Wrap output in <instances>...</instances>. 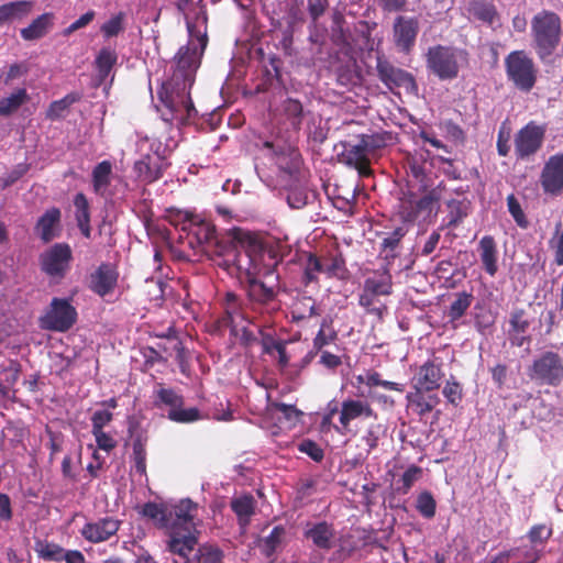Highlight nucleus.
<instances>
[{
	"mask_svg": "<svg viewBox=\"0 0 563 563\" xmlns=\"http://www.w3.org/2000/svg\"><path fill=\"white\" fill-rule=\"evenodd\" d=\"M255 247V239L250 232L233 228L216 236L203 252L214 266L231 277L242 279L254 265L251 253Z\"/></svg>",
	"mask_w": 563,
	"mask_h": 563,
	"instance_id": "obj_1",
	"label": "nucleus"
},
{
	"mask_svg": "<svg viewBox=\"0 0 563 563\" xmlns=\"http://www.w3.org/2000/svg\"><path fill=\"white\" fill-rule=\"evenodd\" d=\"M198 508V504L190 498L180 499V507L175 512L176 522L164 531L165 551L177 556L183 563H195V551L200 534L196 522Z\"/></svg>",
	"mask_w": 563,
	"mask_h": 563,
	"instance_id": "obj_2",
	"label": "nucleus"
},
{
	"mask_svg": "<svg viewBox=\"0 0 563 563\" xmlns=\"http://www.w3.org/2000/svg\"><path fill=\"white\" fill-rule=\"evenodd\" d=\"M258 272L253 265L250 274H243L241 280L245 282L250 311L256 316L258 328L271 327L272 317L280 310L282 303L278 299V285H267L257 277Z\"/></svg>",
	"mask_w": 563,
	"mask_h": 563,
	"instance_id": "obj_3",
	"label": "nucleus"
},
{
	"mask_svg": "<svg viewBox=\"0 0 563 563\" xmlns=\"http://www.w3.org/2000/svg\"><path fill=\"white\" fill-rule=\"evenodd\" d=\"M190 88L184 85L175 86L172 82L163 84L157 95L164 121L186 125L196 119L198 112L190 98Z\"/></svg>",
	"mask_w": 563,
	"mask_h": 563,
	"instance_id": "obj_4",
	"label": "nucleus"
},
{
	"mask_svg": "<svg viewBox=\"0 0 563 563\" xmlns=\"http://www.w3.org/2000/svg\"><path fill=\"white\" fill-rule=\"evenodd\" d=\"M532 45L541 60L556 51L562 36V21L553 11L542 10L531 20Z\"/></svg>",
	"mask_w": 563,
	"mask_h": 563,
	"instance_id": "obj_5",
	"label": "nucleus"
},
{
	"mask_svg": "<svg viewBox=\"0 0 563 563\" xmlns=\"http://www.w3.org/2000/svg\"><path fill=\"white\" fill-rule=\"evenodd\" d=\"M467 52L452 46L434 45L426 54L427 68L440 80H452L459 76L460 60H467Z\"/></svg>",
	"mask_w": 563,
	"mask_h": 563,
	"instance_id": "obj_6",
	"label": "nucleus"
},
{
	"mask_svg": "<svg viewBox=\"0 0 563 563\" xmlns=\"http://www.w3.org/2000/svg\"><path fill=\"white\" fill-rule=\"evenodd\" d=\"M440 199L441 194L437 188L429 190L420 198L413 192L404 194L399 200L398 214L405 223L427 221L439 211Z\"/></svg>",
	"mask_w": 563,
	"mask_h": 563,
	"instance_id": "obj_7",
	"label": "nucleus"
},
{
	"mask_svg": "<svg viewBox=\"0 0 563 563\" xmlns=\"http://www.w3.org/2000/svg\"><path fill=\"white\" fill-rule=\"evenodd\" d=\"M507 79L520 91L529 92L536 86L538 68L523 49L512 51L505 57Z\"/></svg>",
	"mask_w": 563,
	"mask_h": 563,
	"instance_id": "obj_8",
	"label": "nucleus"
},
{
	"mask_svg": "<svg viewBox=\"0 0 563 563\" xmlns=\"http://www.w3.org/2000/svg\"><path fill=\"white\" fill-rule=\"evenodd\" d=\"M545 137V128L534 121L528 122L514 137L515 155L517 161H528L542 147Z\"/></svg>",
	"mask_w": 563,
	"mask_h": 563,
	"instance_id": "obj_9",
	"label": "nucleus"
},
{
	"mask_svg": "<svg viewBox=\"0 0 563 563\" xmlns=\"http://www.w3.org/2000/svg\"><path fill=\"white\" fill-rule=\"evenodd\" d=\"M379 80L391 91L402 89L406 93L415 95L418 85L413 75L402 68L394 66L385 58L378 57L376 64Z\"/></svg>",
	"mask_w": 563,
	"mask_h": 563,
	"instance_id": "obj_10",
	"label": "nucleus"
},
{
	"mask_svg": "<svg viewBox=\"0 0 563 563\" xmlns=\"http://www.w3.org/2000/svg\"><path fill=\"white\" fill-rule=\"evenodd\" d=\"M529 376L547 385H560L563 380V361L561 356L551 351L542 353L533 361Z\"/></svg>",
	"mask_w": 563,
	"mask_h": 563,
	"instance_id": "obj_11",
	"label": "nucleus"
},
{
	"mask_svg": "<svg viewBox=\"0 0 563 563\" xmlns=\"http://www.w3.org/2000/svg\"><path fill=\"white\" fill-rule=\"evenodd\" d=\"M176 67L168 82L175 86L192 87L196 70L199 66V56L196 47L181 46L175 57Z\"/></svg>",
	"mask_w": 563,
	"mask_h": 563,
	"instance_id": "obj_12",
	"label": "nucleus"
},
{
	"mask_svg": "<svg viewBox=\"0 0 563 563\" xmlns=\"http://www.w3.org/2000/svg\"><path fill=\"white\" fill-rule=\"evenodd\" d=\"M444 377L443 364L439 357L429 358L416 367L411 378L412 388L437 391Z\"/></svg>",
	"mask_w": 563,
	"mask_h": 563,
	"instance_id": "obj_13",
	"label": "nucleus"
},
{
	"mask_svg": "<svg viewBox=\"0 0 563 563\" xmlns=\"http://www.w3.org/2000/svg\"><path fill=\"white\" fill-rule=\"evenodd\" d=\"M119 272L117 267L109 263H101L87 279V287L101 298L113 294L118 286Z\"/></svg>",
	"mask_w": 563,
	"mask_h": 563,
	"instance_id": "obj_14",
	"label": "nucleus"
},
{
	"mask_svg": "<svg viewBox=\"0 0 563 563\" xmlns=\"http://www.w3.org/2000/svg\"><path fill=\"white\" fill-rule=\"evenodd\" d=\"M309 110H305L300 100L288 97L284 99L276 108V118L278 122L286 126L287 132L297 135L301 130L302 123Z\"/></svg>",
	"mask_w": 563,
	"mask_h": 563,
	"instance_id": "obj_15",
	"label": "nucleus"
},
{
	"mask_svg": "<svg viewBox=\"0 0 563 563\" xmlns=\"http://www.w3.org/2000/svg\"><path fill=\"white\" fill-rule=\"evenodd\" d=\"M40 327L51 331H66L70 328V301L54 298L49 308L40 319Z\"/></svg>",
	"mask_w": 563,
	"mask_h": 563,
	"instance_id": "obj_16",
	"label": "nucleus"
},
{
	"mask_svg": "<svg viewBox=\"0 0 563 563\" xmlns=\"http://www.w3.org/2000/svg\"><path fill=\"white\" fill-rule=\"evenodd\" d=\"M70 260V247L66 243H57L40 256L41 268L47 275L63 276Z\"/></svg>",
	"mask_w": 563,
	"mask_h": 563,
	"instance_id": "obj_17",
	"label": "nucleus"
},
{
	"mask_svg": "<svg viewBox=\"0 0 563 563\" xmlns=\"http://www.w3.org/2000/svg\"><path fill=\"white\" fill-rule=\"evenodd\" d=\"M418 32L419 22L417 18L397 16L393 26V37L396 47L400 52L409 53L415 46Z\"/></svg>",
	"mask_w": 563,
	"mask_h": 563,
	"instance_id": "obj_18",
	"label": "nucleus"
},
{
	"mask_svg": "<svg viewBox=\"0 0 563 563\" xmlns=\"http://www.w3.org/2000/svg\"><path fill=\"white\" fill-rule=\"evenodd\" d=\"M540 183L545 194L560 195L563 190V153L549 157L541 172Z\"/></svg>",
	"mask_w": 563,
	"mask_h": 563,
	"instance_id": "obj_19",
	"label": "nucleus"
},
{
	"mask_svg": "<svg viewBox=\"0 0 563 563\" xmlns=\"http://www.w3.org/2000/svg\"><path fill=\"white\" fill-rule=\"evenodd\" d=\"M168 163L156 150L153 153L144 154L141 159L134 163V172L142 181L152 184L158 180L164 170L167 168Z\"/></svg>",
	"mask_w": 563,
	"mask_h": 563,
	"instance_id": "obj_20",
	"label": "nucleus"
},
{
	"mask_svg": "<svg viewBox=\"0 0 563 563\" xmlns=\"http://www.w3.org/2000/svg\"><path fill=\"white\" fill-rule=\"evenodd\" d=\"M179 507L180 500L175 505L147 501L141 507L139 512L143 517L153 520L157 529L165 531L176 522L177 517L175 512L178 511Z\"/></svg>",
	"mask_w": 563,
	"mask_h": 563,
	"instance_id": "obj_21",
	"label": "nucleus"
},
{
	"mask_svg": "<svg viewBox=\"0 0 563 563\" xmlns=\"http://www.w3.org/2000/svg\"><path fill=\"white\" fill-rule=\"evenodd\" d=\"M343 152L341 154V162L345 165L355 168L360 176L368 177L372 175L369 155L367 154L362 141L356 136L354 143L346 142L343 144Z\"/></svg>",
	"mask_w": 563,
	"mask_h": 563,
	"instance_id": "obj_22",
	"label": "nucleus"
},
{
	"mask_svg": "<svg viewBox=\"0 0 563 563\" xmlns=\"http://www.w3.org/2000/svg\"><path fill=\"white\" fill-rule=\"evenodd\" d=\"M360 418H377V413L368 401L347 398L342 401L340 408L339 421L341 429L349 430L350 423Z\"/></svg>",
	"mask_w": 563,
	"mask_h": 563,
	"instance_id": "obj_23",
	"label": "nucleus"
},
{
	"mask_svg": "<svg viewBox=\"0 0 563 563\" xmlns=\"http://www.w3.org/2000/svg\"><path fill=\"white\" fill-rule=\"evenodd\" d=\"M247 320L250 323L257 324L258 321L256 316H249L243 310L242 305L238 298V296L233 292H228L225 295L224 302V316L221 318L220 322L223 327H229L233 334L238 333V327L242 321Z\"/></svg>",
	"mask_w": 563,
	"mask_h": 563,
	"instance_id": "obj_24",
	"label": "nucleus"
},
{
	"mask_svg": "<svg viewBox=\"0 0 563 563\" xmlns=\"http://www.w3.org/2000/svg\"><path fill=\"white\" fill-rule=\"evenodd\" d=\"M217 234L216 225L208 220L201 219L199 216H195L194 220L186 231L185 239L189 247L195 249L196 246H209L211 241L219 236Z\"/></svg>",
	"mask_w": 563,
	"mask_h": 563,
	"instance_id": "obj_25",
	"label": "nucleus"
},
{
	"mask_svg": "<svg viewBox=\"0 0 563 563\" xmlns=\"http://www.w3.org/2000/svg\"><path fill=\"white\" fill-rule=\"evenodd\" d=\"M407 408L412 410L419 418L430 413L441 401L439 395L422 388H412L406 395Z\"/></svg>",
	"mask_w": 563,
	"mask_h": 563,
	"instance_id": "obj_26",
	"label": "nucleus"
},
{
	"mask_svg": "<svg viewBox=\"0 0 563 563\" xmlns=\"http://www.w3.org/2000/svg\"><path fill=\"white\" fill-rule=\"evenodd\" d=\"M303 536L306 539L310 540L316 548L329 551L334 545L335 529L332 523L327 521L307 523Z\"/></svg>",
	"mask_w": 563,
	"mask_h": 563,
	"instance_id": "obj_27",
	"label": "nucleus"
},
{
	"mask_svg": "<svg viewBox=\"0 0 563 563\" xmlns=\"http://www.w3.org/2000/svg\"><path fill=\"white\" fill-rule=\"evenodd\" d=\"M34 233L43 243H48L60 234V210L58 208L47 209L37 220Z\"/></svg>",
	"mask_w": 563,
	"mask_h": 563,
	"instance_id": "obj_28",
	"label": "nucleus"
},
{
	"mask_svg": "<svg viewBox=\"0 0 563 563\" xmlns=\"http://www.w3.org/2000/svg\"><path fill=\"white\" fill-rule=\"evenodd\" d=\"M120 528V521L112 518H103L97 522L87 523L82 530V536L91 542H102L114 536Z\"/></svg>",
	"mask_w": 563,
	"mask_h": 563,
	"instance_id": "obj_29",
	"label": "nucleus"
},
{
	"mask_svg": "<svg viewBox=\"0 0 563 563\" xmlns=\"http://www.w3.org/2000/svg\"><path fill=\"white\" fill-rule=\"evenodd\" d=\"M363 288L379 297L391 295L393 276L390 274V267L384 265L382 268L374 271L373 276L364 280Z\"/></svg>",
	"mask_w": 563,
	"mask_h": 563,
	"instance_id": "obj_30",
	"label": "nucleus"
},
{
	"mask_svg": "<svg viewBox=\"0 0 563 563\" xmlns=\"http://www.w3.org/2000/svg\"><path fill=\"white\" fill-rule=\"evenodd\" d=\"M73 205L75 207V220L76 227L78 228L80 234L86 240L92 239V228L90 224V203L87 197L82 192H78L74 200Z\"/></svg>",
	"mask_w": 563,
	"mask_h": 563,
	"instance_id": "obj_31",
	"label": "nucleus"
},
{
	"mask_svg": "<svg viewBox=\"0 0 563 563\" xmlns=\"http://www.w3.org/2000/svg\"><path fill=\"white\" fill-rule=\"evenodd\" d=\"M478 251L484 271L489 276H495L498 271V251L495 239L492 235H484L478 242Z\"/></svg>",
	"mask_w": 563,
	"mask_h": 563,
	"instance_id": "obj_32",
	"label": "nucleus"
},
{
	"mask_svg": "<svg viewBox=\"0 0 563 563\" xmlns=\"http://www.w3.org/2000/svg\"><path fill=\"white\" fill-rule=\"evenodd\" d=\"M113 176V165L104 159L98 163L91 172L92 191L100 197H104Z\"/></svg>",
	"mask_w": 563,
	"mask_h": 563,
	"instance_id": "obj_33",
	"label": "nucleus"
},
{
	"mask_svg": "<svg viewBox=\"0 0 563 563\" xmlns=\"http://www.w3.org/2000/svg\"><path fill=\"white\" fill-rule=\"evenodd\" d=\"M34 7L33 1L19 0L0 5V26L21 21L26 18Z\"/></svg>",
	"mask_w": 563,
	"mask_h": 563,
	"instance_id": "obj_34",
	"label": "nucleus"
},
{
	"mask_svg": "<svg viewBox=\"0 0 563 563\" xmlns=\"http://www.w3.org/2000/svg\"><path fill=\"white\" fill-rule=\"evenodd\" d=\"M54 20L55 16L51 12L41 14L29 26L21 29V37L24 41H35L44 37L53 27Z\"/></svg>",
	"mask_w": 563,
	"mask_h": 563,
	"instance_id": "obj_35",
	"label": "nucleus"
},
{
	"mask_svg": "<svg viewBox=\"0 0 563 563\" xmlns=\"http://www.w3.org/2000/svg\"><path fill=\"white\" fill-rule=\"evenodd\" d=\"M406 234L407 230L402 227H398L383 239L379 255L383 256L386 262L385 265H388V267H390L391 262L398 256V250Z\"/></svg>",
	"mask_w": 563,
	"mask_h": 563,
	"instance_id": "obj_36",
	"label": "nucleus"
},
{
	"mask_svg": "<svg viewBox=\"0 0 563 563\" xmlns=\"http://www.w3.org/2000/svg\"><path fill=\"white\" fill-rule=\"evenodd\" d=\"M319 314L320 311L312 297L302 294L297 295L291 305V319L294 322H300Z\"/></svg>",
	"mask_w": 563,
	"mask_h": 563,
	"instance_id": "obj_37",
	"label": "nucleus"
},
{
	"mask_svg": "<svg viewBox=\"0 0 563 563\" xmlns=\"http://www.w3.org/2000/svg\"><path fill=\"white\" fill-rule=\"evenodd\" d=\"M446 222L440 229H443L444 227L449 229H455L468 216L471 202L466 199H451L446 202Z\"/></svg>",
	"mask_w": 563,
	"mask_h": 563,
	"instance_id": "obj_38",
	"label": "nucleus"
},
{
	"mask_svg": "<svg viewBox=\"0 0 563 563\" xmlns=\"http://www.w3.org/2000/svg\"><path fill=\"white\" fill-rule=\"evenodd\" d=\"M467 11L476 20L489 25L499 18L495 4L487 0H470Z\"/></svg>",
	"mask_w": 563,
	"mask_h": 563,
	"instance_id": "obj_39",
	"label": "nucleus"
},
{
	"mask_svg": "<svg viewBox=\"0 0 563 563\" xmlns=\"http://www.w3.org/2000/svg\"><path fill=\"white\" fill-rule=\"evenodd\" d=\"M256 501L250 494L233 498L231 500V509L236 515L241 526H247L251 517L255 512Z\"/></svg>",
	"mask_w": 563,
	"mask_h": 563,
	"instance_id": "obj_40",
	"label": "nucleus"
},
{
	"mask_svg": "<svg viewBox=\"0 0 563 563\" xmlns=\"http://www.w3.org/2000/svg\"><path fill=\"white\" fill-rule=\"evenodd\" d=\"M34 550L37 555L45 561L65 560L66 563H70V551L64 550L58 544L48 542L46 540H36Z\"/></svg>",
	"mask_w": 563,
	"mask_h": 563,
	"instance_id": "obj_41",
	"label": "nucleus"
},
{
	"mask_svg": "<svg viewBox=\"0 0 563 563\" xmlns=\"http://www.w3.org/2000/svg\"><path fill=\"white\" fill-rule=\"evenodd\" d=\"M324 274L328 278L346 280L350 277V271L346 267L345 258L342 254L328 255L323 257Z\"/></svg>",
	"mask_w": 563,
	"mask_h": 563,
	"instance_id": "obj_42",
	"label": "nucleus"
},
{
	"mask_svg": "<svg viewBox=\"0 0 563 563\" xmlns=\"http://www.w3.org/2000/svg\"><path fill=\"white\" fill-rule=\"evenodd\" d=\"M358 305L367 314L375 316L380 321L388 311L387 306L379 300L378 295L371 294L364 288H362V291L358 295Z\"/></svg>",
	"mask_w": 563,
	"mask_h": 563,
	"instance_id": "obj_43",
	"label": "nucleus"
},
{
	"mask_svg": "<svg viewBox=\"0 0 563 563\" xmlns=\"http://www.w3.org/2000/svg\"><path fill=\"white\" fill-rule=\"evenodd\" d=\"M118 55L114 49L103 47L98 53L95 65L99 82H103L110 75L113 66L117 64Z\"/></svg>",
	"mask_w": 563,
	"mask_h": 563,
	"instance_id": "obj_44",
	"label": "nucleus"
},
{
	"mask_svg": "<svg viewBox=\"0 0 563 563\" xmlns=\"http://www.w3.org/2000/svg\"><path fill=\"white\" fill-rule=\"evenodd\" d=\"M551 526L544 523L534 525L528 531L527 539L529 542L525 544L527 547H533L538 551L539 556L541 558L545 543L551 538Z\"/></svg>",
	"mask_w": 563,
	"mask_h": 563,
	"instance_id": "obj_45",
	"label": "nucleus"
},
{
	"mask_svg": "<svg viewBox=\"0 0 563 563\" xmlns=\"http://www.w3.org/2000/svg\"><path fill=\"white\" fill-rule=\"evenodd\" d=\"M321 273L324 274L323 257L321 258L313 253H309L303 264L302 284L305 286H309L312 283L318 284V274Z\"/></svg>",
	"mask_w": 563,
	"mask_h": 563,
	"instance_id": "obj_46",
	"label": "nucleus"
},
{
	"mask_svg": "<svg viewBox=\"0 0 563 563\" xmlns=\"http://www.w3.org/2000/svg\"><path fill=\"white\" fill-rule=\"evenodd\" d=\"M26 89L19 88L10 96L0 99V115L8 117L18 111V109L27 101Z\"/></svg>",
	"mask_w": 563,
	"mask_h": 563,
	"instance_id": "obj_47",
	"label": "nucleus"
},
{
	"mask_svg": "<svg viewBox=\"0 0 563 563\" xmlns=\"http://www.w3.org/2000/svg\"><path fill=\"white\" fill-rule=\"evenodd\" d=\"M338 339V332L332 328L331 320L323 319L320 329L312 340V349L318 353Z\"/></svg>",
	"mask_w": 563,
	"mask_h": 563,
	"instance_id": "obj_48",
	"label": "nucleus"
},
{
	"mask_svg": "<svg viewBox=\"0 0 563 563\" xmlns=\"http://www.w3.org/2000/svg\"><path fill=\"white\" fill-rule=\"evenodd\" d=\"M154 399V405L156 407L165 405L169 407V409H174L176 407L184 406V397L173 388H165L162 383H158Z\"/></svg>",
	"mask_w": 563,
	"mask_h": 563,
	"instance_id": "obj_49",
	"label": "nucleus"
},
{
	"mask_svg": "<svg viewBox=\"0 0 563 563\" xmlns=\"http://www.w3.org/2000/svg\"><path fill=\"white\" fill-rule=\"evenodd\" d=\"M473 295L466 291H461L455 295V299L449 307L448 317L451 322L461 319L470 306L472 305Z\"/></svg>",
	"mask_w": 563,
	"mask_h": 563,
	"instance_id": "obj_50",
	"label": "nucleus"
},
{
	"mask_svg": "<svg viewBox=\"0 0 563 563\" xmlns=\"http://www.w3.org/2000/svg\"><path fill=\"white\" fill-rule=\"evenodd\" d=\"M195 216L196 214L190 211L169 208L166 210L165 219L170 225L179 229L183 233H186Z\"/></svg>",
	"mask_w": 563,
	"mask_h": 563,
	"instance_id": "obj_51",
	"label": "nucleus"
},
{
	"mask_svg": "<svg viewBox=\"0 0 563 563\" xmlns=\"http://www.w3.org/2000/svg\"><path fill=\"white\" fill-rule=\"evenodd\" d=\"M422 468L418 465H410L401 475L395 488L399 495H407L416 482L422 477Z\"/></svg>",
	"mask_w": 563,
	"mask_h": 563,
	"instance_id": "obj_52",
	"label": "nucleus"
},
{
	"mask_svg": "<svg viewBox=\"0 0 563 563\" xmlns=\"http://www.w3.org/2000/svg\"><path fill=\"white\" fill-rule=\"evenodd\" d=\"M357 380L360 383H364L368 387L380 386L388 390H395L398 393H402L405 390V385L396 382L382 379V375L378 372H369L365 377L357 376Z\"/></svg>",
	"mask_w": 563,
	"mask_h": 563,
	"instance_id": "obj_53",
	"label": "nucleus"
},
{
	"mask_svg": "<svg viewBox=\"0 0 563 563\" xmlns=\"http://www.w3.org/2000/svg\"><path fill=\"white\" fill-rule=\"evenodd\" d=\"M510 563H537L540 559L533 547L521 544L508 550Z\"/></svg>",
	"mask_w": 563,
	"mask_h": 563,
	"instance_id": "obj_54",
	"label": "nucleus"
},
{
	"mask_svg": "<svg viewBox=\"0 0 563 563\" xmlns=\"http://www.w3.org/2000/svg\"><path fill=\"white\" fill-rule=\"evenodd\" d=\"M133 462H134V470L137 474L141 476H146V448H145V440L142 438V435H137L133 440Z\"/></svg>",
	"mask_w": 563,
	"mask_h": 563,
	"instance_id": "obj_55",
	"label": "nucleus"
},
{
	"mask_svg": "<svg viewBox=\"0 0 563 563\" xmlns=\"http://www.w3.org/2000/svg\"><path fill=\"white\" fill-rule=\"evenodd\" d=\"M508 330L511 332H528L531 321L523 308L515 307L509 313Z\"/></svg>",
	"mask_w": 563,
	"mask_h": 563,
	"instance_id": "obj_56",
	"label": "nucleus"
},
{
	"mask_svg": "<svg viewBox=\"0 0 563 563\" xmlns=\"http://www.w3.org/2000/svg\"><path fill=\"white\" fill-rule=\"evenodd\" d=\"M416 509L426 519H431L435 516L437 501L429 490H423L418 495Z\"/></svg>",
	"mask_w": 563,
	"mask_h": 563,
	"instance_id": "obj_57",
	"label": "nucleus"
},
{
	"mask_svg": "<svg viewBox=\"0 0 563 563\" xmlns=\"http://www.w3.org/2000/svg\"><path fill=\"white\" fill-rule=\"evenodd\" d=\"M167 417L174 422L190 423L200 419V411L195 407L183 408V406H179L174 409H169Z\"/></svg>",
	"mask_w": 563,
	"mask_h": 563,
	"instance_id": "obj_58",
	"label": "nucleus"
},
{
	"mask_svg": "<svg viewBox=\"0 0 563 563\" xmlns=\"http://www.w3.org/2000/svg\"><path fill=\"white\" fill-rule=\"evenodd\" d=\"M442 394L449 404L457 407L463 399V387L454 376H451L445 382Z\"/></svg>",
	"mask_w": 563,
	"mask_h": 563,
	"instance_id": "obj_59",
	"label": "nucleus"
},
{
	"mask_svg": "<svg viewBox=\"0 0 563 563\" xmlns=\"http://www.w3.org/2000/svg\"><path fill=\"white\" fill-rule=\"evenodd\" d=\"M284 536L285 528L283 526H276L272 529L271 533L264 538L263 552L266 556H271L275 553L277 548L280 545Z\"/></svg>",
	"mask_w": 563,
	"mask_h": 563,
	"instance_id": "obj_60",
	"label": "nucleus"
},
{
	"mask_svg": "<svg viewBox=\"0 0 563 563\" xmlns=\"http://www.w3.org/2000/svg\"><path fill=\"white\" fill-rule=\"evenodd\" d=\"M507 207L516 224L521 229H527L529 227V220L514 194L508 195Z\"/></svg>",
	"mask_w": 563,
	"mask_h": 563,
	"instance_id": "obj_61",
	"label": "nucleus"
},
{
	"mask_svg": "<svg viewBox=\"0 0 563 563\" xmlns=\"http://www.w3.org/2000/svg\"><path fill=\"white\" fill-rule=\"evenodd\" d=\"M357 136L362 141L368 155L385 147L387 144V136L385 133L360 134Z\"/></svg>",
	"mask_w": 563,
	"mask_h": 563,
	"instance_id": "obj_62",
	"label": "nucleus"
},
{
	"mask_svg": "<svg viewBox=\"0 0 563 563\" xmlns=\"http://www.w3.org/2000/svg\"><path fill=\"white\" fill-rule=\"evenodd\" d=\"M222 559V551L216 547H203L195 553V563H221Z\"/></svg>",
	"mask_w": 563,
	"mask_h": 563,
	"instance_id": "obj_63",
	"label": "nucleus"
},
{
	"mask_svg": "<svg viewBox=\"0 0 563 563\" xmlns=\"http://www.w3.org/2000/svg\"><path fill=\"white\" fill-rule=\"evenodd\" d=\"M168 343L170 344V349L173 350V354H175L181 373H186V368L188 367V353L183 342L177 336H172L168 338Z\"/></svg>",
	"mask_w": 563,
	"mask_h": 563,
	"instance_id": "obj_64",
	"label": "nucleus"
}]
</instances>
